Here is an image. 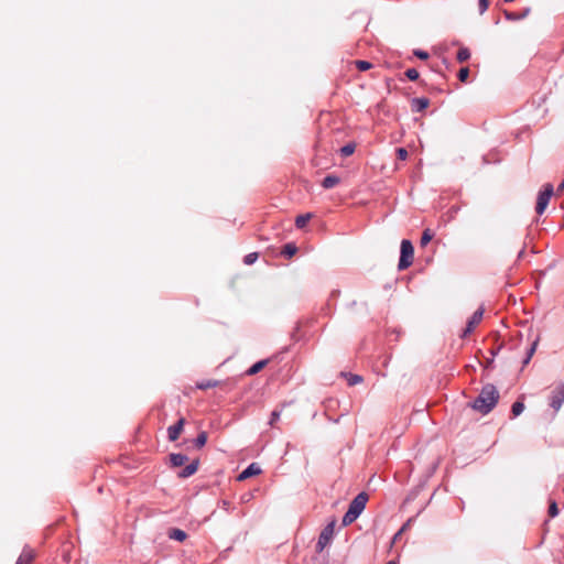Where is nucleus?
Segmentation results:
<instances>
[{
  "label": "nucleus",
  "mask_w": 564,
  "mask_h": 564,
  "mask_svg": "<svg viewBox=\"0 0 564 564\" xmlns=\"http://www.w3.org/2000/svg\"><path fill=\"white\" fill-rule=\"evenodd\" d=\"M524 410V404L521 401H516L511 406V413L512 415L519 416Z\"/></svg>",
  "instance_id": "a878e982"
},
{
  "label": "nucleus",
  "mask_w": 564,
  "mask_h": 564,
  "mask_svg": "<svg viewBox=\"0 0 564 564\" xmlns=\"http://www.w3.org/2000/svg\"><path fill=\"white\" fill-rule=\"evenodd\" d=\"M390 564H397L394 561H390Z\"/></svg>",
  "instance_id": "a19ab883"
},
{
  "label": "nucleus",
  "mask_w": 564,
  "mask_h": 564,
  "mask_svg": "<svg viewBox=\"0 0 564 564\" xmlns=\"http://www.w3.org/2000/svg\"><path fill=\"white\" fill-rule=\"evenodd\" d=\"M524 254V249L520 250V252L518 253V258H522V256Z\"/></svg>",
  "instance_id": "58836bf2"
},
{
  "label": "nucleus",
  "mask_w": 564,
  "mask_h": 564,
  "mask_svg": "<svg viewBox=\"0 0 564 564\" xmlns=\"http://www.w3.org/2000/svg\"><path fill=\"white\" fill-rule=\"evenodd\" d=\"M167 536L171 539V540H175V541H178V542H183L186 538H187V534L185 531L181 530V529H177V528H172L169 530L167 532Z\"/></svg>",
  "instance_id": "2eb2a0df"
},
{
  "label": "nucleus",
  "mask_w": 564,
  "mask_h": 564,
  "mask_svg": "<svg viewBox=\"0 0 564 564\" xmlns=\"http://www.w3.org/2000/svg\"><path fill=\"white\" fill-rule=\"evenodd\" d=\"M484 316V308L476 310L470 318L468 319L465 329L463 330L462 337H466L474 332L475 327L481 322Z\"/></svg>",
  "instance_id": "0eeeda50"
},
{
  "label": "nucleus",
  "mask_w": 564,
  "mask_h": 564,
  "mask_svg": "<svg viewBox=\"0 0 564 564\" xmlns=\"http://www.w3.org/2000/svg\"><path fill=\"white\" fill-rule=\"evenodd\" d=\"M207 433L206 432H200L198 433V435L196 436V438L193 441L194 443V446L196 448H202L203 446H205L206 442H207Z\"/></svg>",
  "instance_id": "4be33fe9"
},
{
  "label": "nucleus",
  "mask_w": 564,
  "mask_h": 564,
  "mask_svg": "<svg viewBox=\"0 0 564 564\" xmlns=\"http://www.w3.org/2000/svg\"><path fill=\"white\" fill-rule=\"evenodd\" d=\"M296 252H297V247L293 242H289V243L284 245L283 249L281 251V253L286 258L293 257Z\"/></svg>",
  "instance_id": "aec40b11"
},
{
  "label": "nucleus",
  "mask_w": 564,
  "mask_h": 564,
  "mask_svg": "<svg viewBox=\"0 0 564 564\" xmlns=\"http://www.w3.org/2000/svg\"><path fill=\"white\" fill-rule=\"evenodd\" d=\"M313 215L311 213L301 214L295 218V226L299 229H302L306 226V224L312 219Z\"/></svg>",
  "instance_id": "a211bd4d"
},
{
  "label": "nucleus",
  "mask_w": 564,
  "mask_h": 564,
  "mask_svg": "<svg viewBox=\"0 0 564 564\" xmlns=\"http://www.w3.org/2000/svg\"><path fill=\"white\" fill-rule=\"evenodd\" d=\"M430 105V100L425 97H416L411 99V110L413 112H421Z\"/></svg>",
  "instance_id": "9d476101"
},
{
  "label": "nucleus",
  "mask_w": 564,
  "mask_h": 564,
  "mask_svg": "<svg viewBox=\"0 0 564 564\" xmlns=\"http://www.w3.org/2000/svg\"><path fill=\"white\" fill-rule=\"evenodd\" d=\"M386 564H388V562Z\"/></svg>",
  "instance_id": "79ce46f5"
},
{
  "label": "nucleus",
  "mask_w": 564,
  "mask_h": 564,
  "mask_svg": "<svg viewBox=\"0 0 564 564\" xmlns=\"http://www.w3.org/2000/svg\"><path fill=\"white\" fill-rule=\"evenodd\" d=\"M369 497L362 491L359 492L349 503L348 510L343 517V525H349L355 522L366 508Z\"/></svg>",
  "instance_id": "f03ea898"
},
{
  "label": "nucleus",
  "mask_w": 564,
  "mask_h": 564,
  "mask_svg": "<svg viewBox=\"0 0 564 564\" xmlns=\"http://www.w3.org/2000/svg\"><path fill=\"white\" fill-rule=\"evenodd\" d=\"M395 153H397L398 160H400V161H405L408 158V151L405 148H398L395 150Z\"/></svg>",
  "instance_id": "f704fd0d"
},
{
  "label": "nucleus",
  "mask_w": 564,
  "mask_h": 564,
  "mask_svg": "<svg viewBox=\"0 0 564 564\" xmlns=\"http://www.w3.org/2000/svg\"><path fill=\"white\" fill-rule=\"evenodd\" d=\"M405 76L410 79V80H416L420 76L419 72L415 69V68H409L406 72H405Z\"/></svg>",
  "instance_id": "473e14b6"
},
{
  "label": "nucleus",
  "mask_w": 564,
  "mask_h": 564,
  "mask_svg": "<svg viewBox=\"0 0 564 564\" xmlns=\"http://www.w3.org/2000/svg\"><path fill=\"white\" fill-rule=\"evenodd\" d=\"M434 237V232L431 229H425L422 232L420 243L422 247L426 246Z\"/></svg>",
  "instance_id": "5701e85b"
},
{
  "label": "nucleus",
  "mask_w": 564,
  "mask_h": 564,
  "mask_svg": "<svg viewBox=\"0 0 564 564\" xmlns=\"http://www.w3.org/2000/svg\"><path fill=\"white\" fill-rule=\"evenodd\" d=\"M414 248L410 240L403 239L401 241L400 259L398 269L400 271L408 269L413 262Z\"/></svg>",
  "instance_id": "7ed1b4c3"
},
{
  "label": "nucleus",
  "mask_w": 564,
  "mask_h": 564,
  "mask_svg": "<svg viewBox=\"0 0 564 564\" xmlns=\"http://www.w3.org/2000/svg\"><path fill=\"white\" fill-rule=\"evenodd\" d=\"M489 8V0H478L479 14H484Z\"/></svg>",
  "instance_id": "2f4dec72"
},
{
  "label": "nucleus",
  "mask_w": 564,
  "mask_h": 564,
  "mask_svg": "<svg viewBox=\"0 0 564 564\" xmlns=\"http://www.w3.org/2000/svg\"><path fill=\"white\" fill-rule=\"evenodd\" d=\"M344 378H346L348 386H355L362 382V377L359 375L350 373V372H341Z\"/></svg>",
  "instance_id": "6ab92c4d"
},
{
  "label": "nucleus",
  "mask_w": 564,
  "mask_h": 564,
  "mask_svg": "<svg viewBox=\"0 0 564 564\" xmlns=\"http://www.w3.org/2000/svg\"><path fill=\"white\" fill-rule=\"evenodd\" d=\"M260 473H261V468L259 467V465L256 463H252L239 474L238 480H245L249 477L259 475Z\"/></svg>",
  "instance_id": "9b49d317"
},
{
  "label": "nucleus",
  "mask_w": 564,
  "mask_h": 564,
  "mask_svg": "<svg viewBox=\"0 0 564 564\" xmlns=\"http://www.w3.org/2000/svg\"><path fill=\"white\" fill-rule=\"evenodd\" d=\"M469 76V69L467 67H463L458 70L457 77L460 82H465Z\"/></svg>",
  "instance_id": "72a5a7b5"
},
{
  "label": "nucleus",
  "mask_w": 564,
  "mask_h": 564,
  "mask_svg": "<svg viewBox=\"0 0 564 564\" xmlns=\"http://www.w3.org/2000/svg\"><path fill=\"white\" fill-rule=\"evenodd\" d=\"M217 386H218V381L212 380V379L199 381L196 384L197 389H199V390H207L210 388H215Z\"/></svg>",
  "instance_id": "412c9836"
},
{
  "label": "nucleus",
  "mask_w": 564,
  "mask_h": 564,
  "mask_svg": "<svg viewBox=\"0 0 564 564\" xmlns=\"http://www.w3.org/2000/svg\"><path fill=\"white\" fill-rule=\"evenodd\" d=\"M549 400V405L553 409V411L555 413L558 412L564 403V383L556 386L551 391Z\"/></svg>",
  "instance_id": "39448f33"
},
{
  "label": "nucleus",
  "mask_w": 564,
  "mask_h": 564,
  "mask_svg": "<svg viewBox=\"0 0 564 564\" xmlns=\"http://www.w3.org/2000/svg\"><path fill=\"white\" fill-rule=\"evenodd\" d=\"M531 12V8L527 7L522 9L520 12H511L508 10H503V15L508 21H520L525 19Z\"/></svg>",
  "instance_id": "1a4fd4ad"
},
{
  "label": "nucleus",
  "mask_w": 564,
  "mask_h": 564,
  "mask_svg": "<svg viewBox=\"0 0 564 564\" xmlns=\"http://www.w3.org/2000/svg\"><path fill=\"white\" fill-rule=\"evenodd\" d=\"M409 525V522L403 524L400 530L393 535L392 540L390 541V549L392 547V544L399 539V536L403 533V531Z\"/></svg>",
  "instance_id": "c9c22d12"
},
{
  "label": "nucleus",
  "mask_w": 564,
  "mask_h": 564,
  "mask_svg": "<svg viewBox=\"0 0 564 564\" xmlns=\"http://www.w3.org/2000/svg\"><path fill=\"white\" fill-rule=\"evenodd\" d=\"M188 460V457L182 453L170 454V463L173 467H181Z\"/></svg>",
  "instance_id": "4468645a"
},
{
  "label": "nucleus",
  "mask_w": 564,
  "mask_h": 564,
  "mask_svg": "<svg viewBox=\"0 0 564 564\" xmlns=\"http://www.w3.org/2000/svg\"><path fill=\"white\" fill-rule=\"evenodd\" d=\"M34 558L33 550H31L29 546H25L20 554L18 561L15 564H31Z\"/></svg>",
  "instance_id": "ddd939ff"
},
{
  "label": "nucleus",
  "mask_w": 564,
  "mask_h": 564,
  "mask_svg": "<svg viewBox=\"0 0 564 564\" xmlns=\"http://www.w3.org/2000/svg\"><path fill=\"white\" fill-rule=\"evenodd\" d=\"M281 413H282V409H274L272 412H271V415H270V420H269V425L271 427H274L275 426V423L280 420L281 417Z\"/></svg>",
  "instance_id": "393cba45"
},
{
  "label": "nucleus",
  "mask_w": 564,
  "mask_h": 564,
  "mask_svg": "<svg viewBox=\"0 0 564 564\" xmlns=\"http://www.w3.org/2000/svg\"><path fill=\"white\" fill-rule=\"evenodd\" d=\"M456 58L459 63L468 61L470 58L469 50L467 47L459 48Z\"/></svg>",
  "instance_id": "b1692460"
},
{
  "label": "nucleus",
  "mask_w": 564,
  "mask_h": 564,
  "mask_svg": "<svg viewBox=\"0 0 564 564\" xmlns=\"http://www.w3.org/2000/svg\"><path fill=\"white\" fill-rule=\"evenodd\" d=\"M355 143H347L343 148H340V154L341 156H349L355 152Z\"/></svg>",
  "instance_id": "bb28decb"
},
{
  "label": "nucleus",
  "mask_w": 564,
  "mask_h": 564,
  "mask_svg": "<svg viewBox=\"0 0 564 564\" xmlns=\"http://www.w3.org/2000/svg\"><path fill=\"white\" fill-rule=\"evenodd\" d=\"M558 508L555 500H551L549 505V516L555 518L558 514Z\"/></svg>",
  "instance_id": "c85d7f7f"
},
{
  "label": "nucleus",
  "mask_w": 564,
  "mask_h": 564,
  "mask_svg": "<svg viewBox=\"0 0 564 564\" xmlns=\"http://www.w3.org/2000/svg\"><path fill=\"white\" fill-rule=\"evenodd\" d=\"M393 333H395V334H397V336H400V332H399V330H395V329H394V330H393Z\"/></svg>",
  "instance_id": "ea45409f"
},
{
  "label": "nucleus",
  "mask_w": 564,
  "mask_h": 564,
  "mask_svg": "<svg viewBox=\"0 0 564 564\" xmlns=\"http://www.w3.org/2000/svg\"><path fill=\"white\" fill-rule=\"evenodd\" d=\"M536 346H538V339H535V340L531 344L530 348L528 349L527 357H525V358H524V360H523V365H524V366H525V365H528V364L530 362V360H531V358H532V356H533V354H534V351H535V349H536Z\"/></svg>",
  "instance_id": "cd10ccee"
},
{
  "label": "nucleus",
  "mask_w": 564,
  "mask_h": 564,
  "mask_svg": "<svg viewBox=\"0 0 564 564\" xmlns=\"http://www.w3.org/2000/svg\"><path fill=\"white\" fill-rule=\"evenodd\" d=\"M498 400L499 392L497 388L488 383L482 387L478 397L470 403V406L481 414H488L496 406Z\"/></svg>",
  "instance_id": "f257e3e1"
},
{
  "label": "nucleus",
  "mask_w": 564,
  "mask_h": 564,
  "mask_svg": "<svg viewBox=\"0 0 564 564\" xmlns=\"http://www.w3.org/2000/svg\"><path fill=\"white\" fill-rule=\"evenodd\" d=\"M335 525L336 522L335 520H333L322 530L316 544V549L318 552L323 551L324 547L332 541L335 531Z\"/></svg>",
  "instance_id": "423d86ee"
},
{
  "label": "nucleus",
  "mask_w": 564,
  "mask_h": 564,
  "mask_svg": "<svg viewBox=\"0 0 564 564\" xmlns=\"http://www.w3.org/2000/svg\"><path fill=\"white\" fill-rule=\"evenodd\" d=\"M564 189V180L562 181V183L558 185L557 187V191H563Z\"/></svg>",
  "instance_id": "4c0bfd02"
},
{
  "label": "nucleus",
  "mask_w": 564,
  "mask_h": 564,
  "mask_svg": "<svg viewBox=\"0 0 564 564\" xmlns=\"http://www.w3.org/2000/svg\"><path fill=\"white\" fill-rule=\"evenodd\" d=\"M414 55L420 59H426L429 57V53L422 50H415Z\"/></svg>",
  "instance_id": "e433bc0d"
},
{
  "label": "nucleus",
  "mask_w": 564,
  "mask_h": 564,
  "mask_svg": "<svg viewBox=\"0 0 564 564\" xmlns=\"http://www.w3.org/2000/svg\"><path fill=\"white\" fill-rule=\"evenodd\" d=\"M198 466H199V460L198 459L193 460L192 463H189L187 466H185V468H183L178 473V477L180 478L191 477L192 475H194L197 471Z\"/></svg>",
  "instance_id": "f8f14e48"
},
{
  "label": "nucleus",
  "mask_w": 564,
  "mask_h": 564,
  "mask_svg": "<svg viewBox=\"0 0 564 564\" xmlns=\"http://www.w3.org/2000/svg\"><path fill=\"white\" fill-rule=\"evenodd\" d=\"M268 364V359H262V360H259L257 361L256 364H253L247 371L246 373L248 376H253V375H257L259 371H261Z\"/></svg>",
  "instance_id": "f3484780"
},
{
  "label": "nucleus",
  "mask_w": 564,
  "mask_h": 564,
  "mask_svg": "<svg viewBox=\"0 0 564 564\" xmlns=\"http://www.w3.org/2000/svg\"><path fill=\"white\" fill-rule=\"evenodd\" d=\"M185 424V420L181 417L175 424L169 426L167 429V437L169 441L174 442L178 438L180 434L183 431Z\"/></svg>",
  "instance_id": "6e6552de"
},
{
  "label": "nucleus",
  "mask_w": 564,
  "mask_h": 564,
  "mask_svg": "<svg viewBox=\"0 0 564 564\" xmlns=\"http://www.w3.org/2000/svg\"><path fill=\"white\" fill-rule=\"evenodd\" d=\"M339 182H340V178L338 176L329 174L323 178L322 186L325 189H329V188L335 187L337 184H339Z\"/></svg>",
  "instance_id": "dca6fc26"
},
{
  "label": "nucleus",
  "mask_w": 564,
  "mask_h": 564,
  "mask_svg": "<svg viewBox=\"0 0 564 564\" xmlns=\"http://www.w3.org/2000/svg\"><path fill=\"white\" fill-rule=\"evenodd\" d=\"M257 259H258V253L251 252V253H248L247 256H245L243 263L247 265H250V264H253L257 261Z\"/></svg>",
  "instance_id": "c756f323"
},
{
  "label": "nucleus",
  "mask_w": 564,
  "mask_h": 564,
  "mask_svg": "<svg viewBox=\"0 0 564 564\" xmlns=\"http://www.w3.org/2000/svg\"><path fill=\"white\" fill-rule=\"evenodd\" d=\"M355 64L359 70H367L371 67V63L368 61L359 59V61H356Z\"/></svg>",
  "instance_id": "7c9ffc66"
},
{
  "label": "nucleus",
  "mask_w": 564,
  "mask_h": 564,
  "mask_svg": "<svg viewBox=\"0 0 564 564\" xmlns=\"http://www.w3.org/2000/svg\"><path fill=\"white\" fill-rule=\"evenodd\" d=\"M553 193L554 188L550 183L545 184L543 189L539 192L535 206V212L538 215H542L545 212Z\"/></svg>",
  "instance_id": "20e7f679"
}]
</instances>
